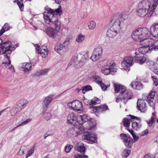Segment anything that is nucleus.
I'll use <instances>...</instances> for the list:
<instances>
[{
    "mask_svg": "<svg viewBox=\"0 0 158 158\" xmlns=\"http://www.w3.org/2000/svg\"><path fill=\"white\" fill-rule=\"evenodd\" d=\"M46 12L43 14L44 18L46 23L54 27H47L45 29V32L50 38L59 40L61 38L58 30L60 28L61 23L58 19V16H60L62 13L60 7L54 10L49 8L45 9Z\"/></svg>",
    "mask_w": 158,
    "mask_h": 158,
    "instance_id": "1",
    "label": "nucleus"
},
{
    "mask_svg": "<svg viewBox=\"0 0 158 158\" xmlns=\"http://www.w3.org/2000/svg\"><path fill=\"white\" fill-rule=\"evenodd\" d=\"M150 34L149 29L146 27L138 28L132 33L131 36L135 40L139 42L141 45H146L150 50L156 51L158 48L154 47L155 40L148 39Z\"/></svg>",
    "mask_w": 158,
    "mask_h": 158,
    "instance_id": "2",
    "label": "nucleus"
},
{
    "mask_svg": "<svg viewBox=\"0 0 158 158\" xmlns=\"http://www.w3.org/2000/svg\"><path fill=\"white\" fill-rule=\"evenodd\" d=\"M158 0H143L138 5L136 14L139 16L144 17L146 15L149 17L156 10Z\"/></svg>",
    "mask_w": 158,
    "mask_h": 158,
    "instance_id": "3",
    "label": "nucleus"
},
{
    "mask_svg": "<svg viewBox=\"0 0 158 158\" xmlns=\"http://www.w3.org/2000/svg\"><path fill=\"white\" fill-rule=\"evenodd\" d=\"M122 13L113 15L109 21V37H115L122 27L123 24Z\"/></svg>",
    "mask_w": 158,
    "mask_h": 158,
    "instance_id": "4",
    "label": "nucleus"
},
{
    "mask_svg": "<svg viewBox=\"0 0 158 158\" xmlns=\"http://www.w3.org/2000/svg\"><path fill=\"white\" fill-rule=\"evenodd\" d=\"M1 46L6 51L5 52V58L2 64L8 65L11 63L10 60V55L12 51L15 49V48L14 46L11 45V43L10 41H7L2 43Z\"/></svg>",
    "mask_w": 158,
    "mask_h": 158,
    "instance_id": "5",
    "label": "nucleus"
},
{
    "mask_svg": "<svg viewBox=\"0 0 158 158\" xmlns=\"http://www.w3.org/2000/svg\"><path fill=\"white\" fill-rule=\"evenodd\" d=\"M89 52H87L84 55L79 54L76 57L72 59L71 64L74 65L76 68H79L82 66L85 63L86 60L89 57Z\"/></svg>",
    "mask_w": 158,
    "mask_h": 158,
    "instance_id": "6",
    "label": "nucleus"
},
{
    "mask_svg": "<svg viewBox=\"0 0 158 158\" xmlns=\"http://www.w3.org/2000/svg\"><path fill=\"white\" fill-rule=\"evenodd\" d=\"M133 97L132 92L127 90L122 96H117L116 98V102H118L120 100L123 101V103L126 104L129 99H131Z\"/></svg>",
    "mask_w": 158,
    "mask_h": 158,
    "instance_id": "7",
    "label": "nucleus"
},
{
    "mask_svg": "<svg viewBox=\"0 0 158 158\" xmlns=\"http://www.w3.org/2000/svg\"><path fill=\"white\" fill-rule=\"evenodd\" d=\"M102 49L101 47L95 48L93 52L90 59L94 61L99 60L102 57Z\"/></svg>",
    "mask_w": 158,
    "mask_h": 158,
    "instance_id": "8",
    "label": "nucleus"
},
{
    "mask_svg": "<svg viewBox=\"0 0 158 158\" xmlns=\"http://www.w3.org/2000/svg\"><path fill=\"white\" fill-rule=\"evenodd\" d=\"M67 105L69 107L72 108L73 110L77 111H81L83 110L82 104L81 102L78 100H75L68 103Z\"/></svg>",
    "mask_w": 158,
    "mask_h": 158,
    "instance_id": "9",
    "label": "nucleus"
},
{
    "mask_svg": "<svg viewBox=\"0 0 158 158\" xmlns=\"http://www.w3.org/2000/svg\"><path fill=\"white\" fill-rule=\"evenodd\" d=\"M79 116H77L75 115L73 113H70L67 118V122L68 123H70L73 126L77 125L79 123L80 125H82V123H80V121L78 120L77 118Z\"/></svg>",
    "mask_w": 158,
    "mask_h": 158,
    "instance_id": "10",
    "label": "nucleus"
},
{
    "mask_svg": "<svg viewBox=\"0 0 158 158\" xmlns=\"http://www.w3.org/2000/svg\"><path fill=\"white\" fill-rule=\"evenodd\" d=\"M53 95L52 94L49 95L45 98L42 103L43 111H45L48 110V106L53 100Z\"/></svg>",
    "mask_w": 158,
    "mask_h": 158,
    "instance_id": "11",
    "label": "nucleus"
},
{
    "mask_svg": "<svg viewBox=\"0 0 158 158\" xmlns=\"http://www.w3.org/2000/svg\"><path fill=\"white\" fill-rule=\"evenodd\" d=\"M82 137L85 140L89 141L91 143L97 142V138L96 135L94 134H90L88 132H84Z\"/></svg>",
    "mask_w": 158,
    "mask_h": 158,
    "instance_id": "12",
    "label": "nucleus"
},
{
    "mask_svg": "<svg viewBox=\"0 0 158 158\" xmlns=\"http://www.w3.org/2000/svg\"><path fill=\"white\" fill-rule=\"evenodd\" d=\"M36 50V52L38 54H40L42 57H45L47 56L48 54V48L46 46H43L41 48L38 44L35 45Z\"/></svg>",
    "mask_w": 158,
    "mask_h": 158,
    "instance_id": "13",
    "label": "nucleus"
},
{
    "mask_svg": "<svg viewBox=\"0 0 158 158\" xmlns=\"http://www.w3.org/2000/svg\"><path fill=\"white\" fill-rule=\"evenodd\" d=\"M129 116L131 117V119H136L138 121V122H132V127L136 131L139 130L142 127V124L141 123V118L131 115H130Z\"/></svg>",
    "mask_w": 158,
    "mask_h": 158,
    "instance_id": "14",
    "label": "nucleus"
},
{
    "mask_svg": "<svg viewBox=\"0 0 158 158\" xmlns=\"http://www.w3.org/2000/svg\"><path fill=\"white\" fill-rule=\"evenodd\" d=\"M114 87L115 93H119V94L118 96H122L123 94L127 90L126 87L122 85L114 83Z\"/></svg>",
    "mask_w": 158,
    "mask_h": 158,
    "instance_id": "15",
    "label": "nucleus"
},
{
    "mask_svg": "<svg viewBox=\"0 0 158 158\" xmlns=\"http://www.w3.org/2000/svg\"><path fill=\"white\" fill-rule=\"evenodd\" d=\"M78 117L80 118L81 119L82 122H81L80 121V123H82V124L83 123L87 122H88V123L89 124V127H85V129L87 130L91 129L93 127H94V126H93V125H92L91 123L89 121L90 120L91 118L87 115L84 114L82 116L79 115V116Z\"/></svg>",
    "mask_w": 158,
    "mask_h": 158,
    "instance_id": "16",
    "label": "nucleus"
},
{
    "mask_svg": "<svg viewBox=\"0 0 158 158\" xmlns=\"http://www.w3.org/2000/svg\"><path fill=\"white\" fill-rule=\"evenodd\" d=\"M135 52V54L136 56L134 57V60L135 62L139 63V64H142L145 62H148V59L146 56L143 55H141L139 54H137Z\"/></svg>",
    "mask_w": 158,
    "mask_h": 158,
    "instance_id": "17",
    "label": "nucleus"
},
{
    "mask_svg": "<svg viewBox=\"0 0 158 158\" xmlns=\"http://www.w3.org/2000/svg\"><path fill=\"white\" fill-rule=\"evenodd\" d=\"M93 112H94L95 114L98 116L97 114L98 113H102L108 109V106L105 104H104L99 106H94L93 108Z\"/></svg>",
    "mask_w": 158,
    "mask_h": 158,
    "instance_id": "18",
    "label": "nucleus"
},
{
    "mask_svg": "<svg viewBox=\"0 0 158 158\" xmlns=\"http://www.w3.org/2000/svg\"><path fill=\"white\" fill-rule=\"evenodd\" d=\"M133 60L134 58L132 57H125L122 63V66L129 67L132 66L133 64Z\"/></svg>",
    "mask_w": 158,
    "mask_h": 158,
    "instance_id": "19",
    "label": "nucleus"
},
{
    "mask_svg": "<svg viewBox=\"0 0 158 158\" xmlns=\"http://www.w3.org/2000/svg\"><path fill=\"white\" fill-rule=\"evenodd\" d=\"M146 104V103L143 100L138 99L137 102V107L141 112L144 113L147 110Z\"/></svg>",
    "mask_w": 158,
    "mask_h": 158,
    "instance_id": "20",
    "label": "nucleus"
},
{
    "mask_svg": "<svg viewBox=\"0 0 158 158\" xmlns=\"http://www.w3.org/2000/svg\"><path fill=\"white\" fill-rule=\"evenodd\" d=\"M151 33L154 37H158V23H154L150 28Z\"/></svg>",
    "mask_w": 158,
    "mask_h": 158,
    "instance_id": "21",
    "label": "nucleus"
},
{
    "mask_svg": "<svg viewBox=\"0 0 158 158\" xmlns=\"http://www.w3.org/2000/svg\"><path fill=\"white\" fill-rule=\"evenodd\" d=\"M155 92H156L155 91H151L146 99V101L148 102L150 105L151 106H154L153 100L154 97L155 96Z\"/></svg>",
    "mask_w": 158,
    "mask_h": 158,
    "instance_id": "22",
    "label": "nucleus"
},
{
    "mask_svg": "<svg viewBox=\"0 0 158 158\" xmlns=\"http://www.w3.org/2000/svg\"><path fill=\"white\" fill-rule=\"evenodd\" d=\"M22 70L25 73L28 72L32 69L31 65L30 63H23L20 64Z\"/></svg>",
    "mask_w": 158,
    "mask_h": 158,
    "instance_id": "23",
    "label": "nucleus"
},
{
    "mask_svg": "<svg viewBox=\"0 0 158 158\" xmlns=\"http://www.w3.org/2000/svg\"><path fill=\"white\" fill-rule=\"evenodd\" d=\"M69 40L68 39H66L65 41L64 42L63 44H60L59 45H57L56 46L55 48V50L58 52L59 53L63 48L69 45Z\"/></svg>",
    "mask_w": 158,
    "mask_h": 158,
    "instance_id": "24",
    "label": "nucleus"
},
{
    "mask_svg": "<svg viewBox=\"0 0 158 158\" xmlns=\"http://www.w3.org/2000/svg\"><path fill=\"white\" fill-rule=\"evenodd\" d=\"M75 149L82 154L85 153V147L83 143L81 142L78 143L75 146Z\"/></svg>",
    "mask_w": 158,
    "mask_h": 158,
    "instance_id": "25",
    "label": "nucleus"
},
{
    "mask_svg": "<svg viewBox=\"0 0 158 158\" xmlns=\"http://www.w3.org/2000/svg\"><path fill=\"white\" fill-rule=\"evenodd\" d=\"M130 86L134 89L140 90L143 88V85L138 81H133L130 84Z\"/></svg>",
    "mask_w": 158,
    "mask_h": 158,
    "instance_id": "26",
    "label": "nucleus"
},
{
    "mask_svg": "<svg viewBox=\"0 0 158 158\" xmlns=\"http://www.w3.org/2000/svg\"><path fill=\"white\" fill-rule=\"evenodd\" d=\"M117 69L115 63L113 61L109 62V74L113 75L117 72Z\"/></svg>",
    "mask_w": 158,
    "mask_h": 158,
    "instance_id": "27",
    "label": "nucleus"
},
{
    "mask_svg": "<svg viewBox=\"0 0 158 158\" xmlns=\"http://www.w3.org/2000/svg\"><path fill=\"white\" fill-rule=\"evenodd\" d=\"M28 102V101L26 99H23L20 100L17 102V106L21 110L23 109L25 106L26 105Z\"/></svg>",
    "mask_w": 158,
    "mask_h": 158,
    "instance_id": "28",
    "label": "nucleus"
},
{
    "mask_svg": "<svg viewBox=\"0 0 158 158\" xmlns=\"http://www.w3.org/2000/svg\"><path fill=\"white\" fill-rule=\"evenodd\" d=\"M75 132L76 133V136L77 135L81 134L83 133L84 131L85 127V128L83 126H79L76 125L73 126Z\"/></svg>",
    "mask_w": 158,
    "mask_h": 158,
    "instance_id": "29",
    "label": "nucleus"
},
{
    "mask_svg": "<svg viewBox=\"0 0 158 158\" xmlns=\"http://www.w3.org/2000/svg\"><path fill=\"white\" fill-rule=\"evenodd\" d=\"M143 46L139 48V52L143 54H145L150 51V48L147 47L146 45H142Z\"/></svg>",
    "mask_w": 158,
    "mask_h": 158,
    "instance_id": "30",
    "label": "nucleus"
},
{
    "mask_svg": "<svg viewBox=\"0 0 158 158\" xmlns=\"http://www.w3.org/2000/svg\"><path fill=\"white\" fill-rule=\"evenodd\" d=\"M10 28V25L6 23L0 31V36L2 35L5 31L9 30Z\"/></svg>",
    "mask_w": 158,
    "mask_h": 158,
    "instance_id": "31",
    "label": "nucleus"
},
{
    "mask_svg": "<svg viewBox=\"0 0 158 158\" xmlns=\"http://www.w3.org/2000/svg\"><path fill=\"white\" fill-rule=\"evenodd\" d=\"M67 135L70 137L76 136V133L75 132L74 127L69 129L67 131Z\"/></svg>",
    "mask_w": 158,
    "mask_h": 158,
    "instance_id": "32",
    "label": "nucleus"
},
{
    "mask_svg": "<svg viewBox=\"0 0 158 158\" xmlns=\"http://www.w3.org/2000/svg\"><path fill=\"white\" fill-rule=\"evenodd\" d=\"M21 110V108H20L18 106L15 107H14L11 110L10 114L11 116H15L16 114L19 112Z\"/></svg>",
    "mask_w": 158,
    "mask_h": 158,
    "instance_id": "33",
    "label": "nucleus"
},
{
    "mask_svg": "<svg viewBox=\"0 0 158 158\" xmlns=\"http://www.w3.org/2000/svg\"><path fill=\"white\" fill-rule=\"evenodd\" d=\"M125 146L128 148H131L132 146L133 139L131 137L124 142Z\"/></svg>",
    "mask_w": 158,
    "mask_h": 158,
    "instance_id": "34",
    "label": "nucleus"
},
{
    "mask_svg": "<svg viewBox=\"0 0 158 158\" xmlns=\"http://www.w3.org/2000/svg\"><path fill=\"white\" fill-rule=\"evenodd\" d=\"M131 118L128 119L127 118H124L123 120L124 126L127 128H129L131 123H132V119L130 116Z\"/></svg>",
    "mask_w": 158,
    "mask_h": 158,
    "instance_id": "35",
    "label": "nucleus"
},
{
    "mask_svg": "<svg viewBox=\"0 0 158 158\" xmlns=\"http://www.w3.org/2000/svg\"><path fill=\"white\" fill-rule=\"evenodd\" d=\"M85 39V35L81 34H79L76 39V41L78 43L83 42Z\"/></svg>",
    "mask_w": 158,
    "mask_h": 158,
    "instance_id": "36",
    "label": "nucleus"
},
{
    "mask_svg": "<svg viewBox=\"0 0 158 158\" xmlns=\"http://www.w3.org/2000/svg\"><path fill=\"white\" fill-rule=\"evenodd\" d=\"M96 25V23L93 20L89 21L87 23L88 28L91 30L94 29Z\"/></svg>",
    "mask_w": 158,
    "mask_h": 158,
    "instance_id": "37",
    "label": "nucleus"
},
{
    "mask_svg": "<svg viewBox=\"0 0 158 158\" xmlns=\"http://www.w3.org/2000/svg\"><path fill=\"white\" fill-rule=\"evenodd\" d=\"M43 115L44 118L47 121L49 120L52 116L51 113L48 112H44Z\"/></svg>",
    "mask_w": 158,
    "mask_h": 158,
    "instance_id": "38",
    "label": "nucleus"
},
{
    "mask_svg": "<svg viewBox=\"0 0 158 158\" xmlns=\"http://www.w3.org/2000/svg\"><path fill=\"white\" fill-rule=\"evenodd\" d=\"M102 73L105 75L109 74V66L107 65L103 67L102 69Z\"/></svg>",
    "mask_w": 158,
    "mask_h": 158,
    "instance_id": "39",
    "label": "nucleus"
},
{
    "mask_svg": "<svg viewBox=\"0 0 158 158\" xmlns=\"http://www.w3.org/2000/svg\"><path fill=\"white\" fill-rule=\"evenodd\" d=\"M100 102V100L97 98H94L91 101L90 105H95L96 104L99 103Z\"/></svg>",
    "mask_w": 158,
    "mask_h": 158,
    "instance_id": "40",
    "label": "nucleus"
},
{
    "mask_svg": "<svg viewBox=\"0 0 158 158\" xmlns=\"http://www.w3.org/2000/svg\"><path fill=\"white\" fill-rule=\"evenodd\" d=\"M17 4H18L20 10L23 11L24 8V5L22 2L23 0H17Z\"/></svg>",
    "mask_w": 158,
    "mask_h": 158,
    "instance_id": "41",
    "label": "nucleus"
},
{
    "mask_svg": "<svg viewBox=\"0 0 158 158\" xmlns=\"http://www.w3.org/2000/svg\"><path fill=\"white\" fill-rule=\"evenodd\" d=\"M35 145H33V146L31 148L30 150L27 152V156L25 158H27L28 156H31L33 153L35 152Z\"/></svg>",
    "mask_w": 158,
    "mask_h": 158,
    "instance_id": "42",
    "label": "nucleus"
},
{
    "mask_svg": "<svg viewBox=\"0 0 158 158\" xmlns=\"http://www.w3.org/2000/svg\"><path fill=\"white\" fill-rule=\"evenodd\" d=\"M27 148L25 146L22 147L21 148L19 152L18 153V154L19 155H22L24 154V153L27 151Z\"/></svg>",
    "mask_w": 158,
    "mask_h": 158,
    "instance_id": "43",
    "label": "nucleus"
},
{
    "mask_svg": "<svg viewBox=\"0 0 158 158\" xmlns=\"http://www.w3.org/2000/svg\"><path fill=\"white\" fill-rule=\"evenodd\" d=\"M130 151L128 149L124 150L122 153V156L124 158L127 157L130 154Z\"/></svg>",
    "mask_w": 158,
    "mask_h": 158,
    "instance_id": "44",
    "label": "nucleus"
},
{
    "mask_svg": "<svg viewBox=\"0 0 158 158\" xmlns=\"http://www.w3.org/2000/svg\"><path fill=\"white\" fill-rule=\"evenodd\" d=\"M73 146L70 144H67L65 148V151L67 153H69L73 148Z\"/></svg>",
    "mask_w": 158,
    "mask_h": 158,
    "instance_id": "45",
    "label": "nucleus"
},
{
    "mask_svg": "<svg viewBox=\"0 0 158 158\" xmlns=\"http://www.w3.org/2000/svg\"><path fill=\"white\" fill-rule=\"evenodd\" d=\"M95 81L99 85L102 82V79L101 77L98 76H96L94 77Z\"/></svg>",
    "mask_w": 158,
    "mask_h": 158,
    "instance_id": "46",
    "label": "nucleus"
},
{
    "mask_svg": "<svg viewBox=\"0 0 158 158\" xmlns=\"http://www.w3.org/2000/svg\"><path fill=\"white\" fill-rule=\"evenodd\" d=\"M153 81V84L155 86H157L158 85V79L156 76H152V77Z\"/></svg>",
    "mask_w": 158,
    "mask_h": 158,
    "instance_id": "47",
    "label": "nucleus"
},
{
    "mask_svg": "<svg viewBox=\"0 0 158 158\" xmlns=\"http://www.w3.org/2000/svg\"><path fill=\"white\" fill-rule=\"evenodd\" d=\"M120 136L121 138L123 140L124 142L127 139H128L130 137L129 136L126 135V134H121Z\"/></svg>",
    "mask_w": 158,
    "mask_h": 158,
    "instance_id": "48",
    "label": "nucleus"
},
{
    "mask_svg": "<svg viewBox=\"0 0 158 158\" xmlns=\"http://www.w3.org/2000/svg\"><path fill=\"white\" fill-rule=\"evenodd\" d=\"M49 70V69H45L43 70H41V76L47 74Z\"/></svg>",
    "mask_w": 158,
    "mask_h": 158,
    "instance_id": "49",
    "label": "nucleus"
},
{
    "mask_svg": "<svg viewBox=\"0 0 158 158\" xmlns=\"http://www.w3.org/2000/svg\"><path fill=\"white\" fill-rule=\"evenodd\" d=\"M88 156L85 155H75L74 156V158H88Z\"/></svg>",
    "mask_w": 158,
    "mask_h": 158,
    "instance_id": "50",
    "label": "nucleus"
},
{
    "mask_svg": "<svg viewBox=\"0 0 158 158\" xmlns=\"http://www.w3.org/2000/svg\"><path fill=\"white\" fill-rule=\"evenodd\" d=\"M148 133V130L146 129L140 133L139 135L141 136H143L147 135Z\"/></svg>",
    "mask_w": 158,
    "mask_h": 158,
    "instance_id": "51",
    "label": "nucleus"
},
{
    "mask_svg": "<svg viewBox=\"0 0 158 158\" xmlns=\"http://www.w3.org/2000/svg\"><path fill=\"white\" fill-rule=\"evenodd\" d=\"M157 116L156 115V113L154 112H153L152 114V116L151 118V119L155 121H156V119Z\"/></svg>",
    "mask_w": 158,
    "mask_h": 158,
    "instance_id": "52",
    "label": "nucleus"
},
{
    "mask_svg": "<svg viewBox=\"0 0 158 158\" xmlns=\"http://www.w3.org/2000/svg\"><path fill=\"white\" fill-rule=\"evenodd\" d=\"M100 85L102 89L104 91L108 87L107 85L102 83V82Z\"/></svg>",
    "mask_w": 158,
    "mask_h": 158,
    "instance_id": "53",
    "label": "nucleus"
},
{
    "mask_svg": "<svg viewBox=\"0 0 158 158\" xmlns=\"http://www.w3.org/2000/svg\"><path fill=\"white\" fill-rule=\"evenodd\" d=\"M32 119L31 118H28L25 121L22 122L23 123V125H25L27 123L30 122L31 121Z\"/></svg>",
    "mask_w": 158,
    "mask_h": 158,
    "instance_id": "54",
    "label": "nucleus"
},
{
    "mask_svg": "<svg viewBox=\"0 0 158 158\" xmlns=\"http://www.w3.org/2000/svg\"><path fill=\"white\" fill-rule=\"evenodd\" d=\"M5 50H4V48L2 47L1 46H0V54H2V53L4 54V56L5 57Z\"/></svg>",
    "mask_w": 158,
    "mask_h": 158,
    "instance_id": "55",
    "label": "nucleus"
},
{
    "mask_svg": "<svg viewBox=\"0 0 158 158\" xmlns=\"http://www.w3.org/2000/svg\"><path fill=\"white\" fill-rule=\"evenodd\" d=\"M33 76L35 77H37L40 76H41L40 70L38 71L37 72L35 73L34 74Z\"/></svg>",
    "mask_w": 158,
    "mask_h": 158,
    "instance_id": "56",
    "label": "nucleus"
},
{
    "mask_svg": "<svg viewBox=\"0 0 158 158\" xmlns=\"http://www.w3.org/2000/svg\"><path fill=\"white\" fill-rule=\"evenodd\" d=\"M155 122V121H154L150 119V120L148 122V124L149 126L151 127L152 126L153 124Z\"/></svg>",
    "mask_w": 158,
    "mask_h": 158,
    "instance_id": "57",
    "label": "nucleus"
},
{
    "mask_svg": "<svg viewBox=\"0 0 158 158\" xmlns=\"http://www.w3.org/2000/svg\"><path fill=\"white\" fill-rule=\"evenodd\" d=\"M133 139L135 141H137L139 139V136L136 135V133H135L133 136H132Z\"/></svg>",
    "mask_w": 158,
    "mask_h": 158,
    "instance_id": "58",
    "label": "nucleus"
},
{
    "mask_svg": "<svg viewBox=\"0 0 158 158\" xmlns=\"http://www.w3.org/2000/svg\"><path fill=\"white\" fill-rule=\"evenodd\" d=\"M87 91L92 89V87L89 85H86L84 87Z\"/></svg>",
    "mask_w": 158,
    "mask_h": 158,
    "instance_id": "59",
    "label": "nucleus"
},
{
    "mask_svg": "<svg viewBox=\"0 0 158 158\" xmlns=\"http://www.w3.org/2000/svg\"><path fill=\"white\" fill-rule=\"evenodd\" d=\"M128 131L131 134L132 136H133L135 133L134 131L132 129H127Z\"/></svg>",
    "mask_w": 158,
    "mask_h": 158,
    "instance_id": "60",
    "label": "nucleus"
},
{
    "mask_svg": "<svg viewBox=\"0 0 158 158\" xmlns=\"http://www.w3.org/2000/svg\"><path fill=\"white\" fill-rule=\"evenodd\" d=\"M8 68V69L11 70L12 71H15L14 68L12 65H11L10 66H9Z\"/></svg>",
    "mask_w": 158,
    "mask_h": 158,
    "instance_id": "61",
    "label": "nucleus"
},
{
    "mask_svg": "<svg viewBox=\"0 0 158 158\" xmlns=\"http://www.w3.org/2000/svg\"><path fill=\"white\" fill-rule=\"evenodd\" d=\"M154 47L158 48V40L155 41Z\"/></svg>",
    "mask_w": 158,
    "mask_h": 158,
    "instance_id": "62",
    "label": "nucleus"
},
{
    "mask_svg": "<svg viewBox=\"0 0 158 158\" xmlns=\"http://www.w3.org/2000/svg\"><path fill=\"white\" fill-rule=\"evenodd\" d=\"M154 72L156 74L158 75V68L154 69Z\"/></svg>",
    "mask_w": 158,
    "mask_h": 158,
    "instance_id": "63",
    "label": "nucleus"
},
{
    "mask_svg": "<svg viewBox=\"0 0 158 158\" xmlns=\"http://www.w3.org/2000/svg\"><path fill=\"white\" fill-rule=\"evenodd\" d=\"M143 158H151V157L148 155H146Z\"/></svg>",
    "mask_w": 158,
    "mask_h": 158,
    "instance_id": "64",
    "label": "nucleus"
}]
</instances>
